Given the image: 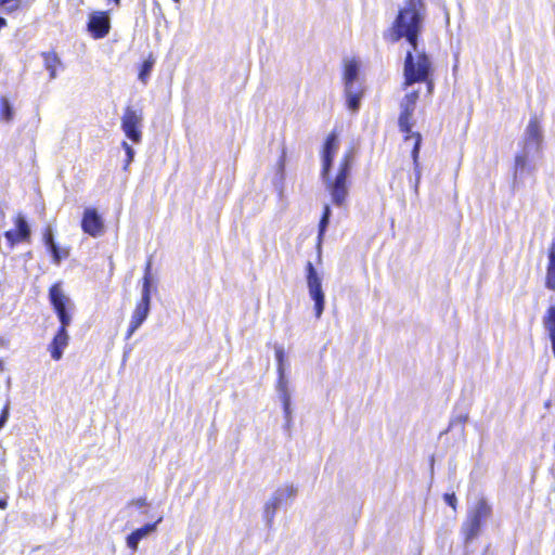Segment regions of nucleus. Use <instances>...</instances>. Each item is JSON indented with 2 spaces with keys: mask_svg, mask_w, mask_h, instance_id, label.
<instances>
[{
  "mask_svg": "<svg viewBox=\"0 0 555 555\" xmlns=\"http://www.w3.org/2000/svg\"><path fill=\"white\" fill-rule=\"evenodd\" d=\"M338 147V137L335 132H331L323 145L321 178L331 195L332 203L336 207H344L349 195L348 179L351 173L354 155L353 150H349L339 164L337 175L335 178H332L331 170Z\"/></svg>",
  "mask_w": 555,
  "mask_h": 555,
  "instance_id": "f257e3e1",
  "label": "nucleus"
},
{
  "mask_svg": "<svg viewBox=\"0 0 555 555\" xmlns=\"http://www.w3.org/2000/svg\"><path fill=\"white\" fill-rule=\"evenodd\" d=\"M543 132L537 117H532L526 127L521 149L515 155L513 167L514 192L526 186L527 182L535 183L538 162L542 157Z\"/></svg>",
  "mask_w": 555,
  "mask_h": 555,
  "instance_id": "f03ea898",
  "label": "nucleus"
},
{
  "mask_svg": "<svg viewBox=\"0 0 555 555\" xmlns=\"http://www.w3.org/2000/svg\"><path fill=\"white\" fill-rule=\"evenodd\" d=\"M426 16L427 9L424 0H406L399 9L389 29L390 41L398 42L405 39L413 53L417 55L422 53L418 49V39L423 33Z\"/></svg>",
  "mask_w": 555,
  "mask_h": 555,
  "instance_id": "7ed1b4c3",
  "label": "nucleus"
},
{
  "mask_svg": "<svg viewBox=\"0 0 555 555\" xmlns=\"http://www.w3.org/2000/svg\"><path fill=\"white\" fill-rule=\"evenodd\" d=\"M49 300L60 321V328L49 346L51 358L59 361L63 357V351L68 345L69 336L67 327L72 323L70 311L74 309V302L63 292L61 283L53 284L49 289Z\"/></svg>",
  "mask_w": 555,
  "mask_h": 555,
  "instance_id": "20e7f679",
  "label": "nucleus"
},
{
  "mask_svg": "<svg viewBox=\"0 0 555 555\" xmlns=\"http://www.w3.org/2000/svg\"><path fill=\"white\" fill-rule=\"evenodd\" d=\"M431 74V63L428 55L422 51L415 60L412 51H408L404 60V86H411L414 82H426L428 92L431 93L434 83L429 80Z\"/></svg>",
  "mask_w": 555,
  "mask_h": 555,
  "instance_id": "39448f33",
  "label": "nucleus"
},
{
  "mask_svg": "<svg viewBox=\"0 0 555 555\" xmlns=\"http://www.w3.org/2000/svg\"><path fill=\"white\" fill-rule=\"evenodd\" d=\"M491 515L492 506L485 498H480L468 508L466 519L461 527L465 545L469 544L479 535L483 524L491 517Z\"/></svg>",
  "mask_w": 555,
  "mask_h": 555,
  "instance_id": "423d86ee",
  "label": "nucleus"
},
{
  "mask_svg": "<svg viewBox=\"0 0 555 555\" xmlns=\"http://www.w3.org/2000/svg\"><path fill=\"white\" fill-rule=\"evenodd\" d=\"M418 100V91H412L404 95L400 102V114L398 118V127L404 133V141L414 140L416 132L412 131L414 126V111Z\"/></svg>",
  "mask_w": 555,
  "mask_h": 555,
  "instance_id": "0eeeda50",
  "label": "nucleus"
},
{
  "mask_svg": "<svg viewBox=\"0 0 555 555\" xmlns=\"http://www.w3.org/2000/svg\"><path fill=\"white\" fill-rule=\"evenodd\" d=\"M306 273L309 296L314 302L315 317L317 319H320L325 308V295L322 288V279L311 261H308L306 264Z\"/></svg>",
  "mask_w": 555,
  "mask_h": 555,
  "instance_id": "6e6552de",
  "label": "nucleus"
},
{
  "mask_svg": "<svg viewBox=\"0 0 555 555\" xmlns=\"http://www.w3.org/2000/svg\"><path fill=\"white\" fill-rule=\"evenodd\" d=\"M143 113L127 106L121 117V129L125 135L134 144L142 141Z\"/></svg>",
  "mask_w": 555,
  "mask_h": 555,
  "instance_id": "1a4fd4ad",
  "label": "nucleus"
},
{
  "mask_svg": "<svg viewBox=\"0 0 555 555\" xmlns=\"http://www.w3.org/2000/svg\"><path fill=\"white\" fill-rule=\"evenodd\" d=\"M87 29L94 39L104 38L111 29V18L108 12H92L89 15Z\"/></svg>",
  "mask_w": 555,
  "mask_h": 555,
  "instance_id": "9d476101",
  "label": "nucleus"
},
{
  "mask_svg": "<svg viewBox=\"0 0 555 555\" xmlns=\"http://www.w3.org/2000/svg\"><path fill=\"white\" fill-rule=\"evenodd\" d=\"M15 229L4 232V237L10 244V247H14L20 242H25L30 238L31 230L30 227L22 214H18L15 218Z\"/></svg>",
  "mask_w": 555,
  "mask_h": 555,
  "instance_id": "9b49d317",
  "label": "nucleus"
},
{
  "mask_svg": "<svg viewBox=\"0 0 555 555\" xmlns=\"http://www.w3.org/2000/svg\"><path fill=\"white\" fill-rule=\"evenodd\" d=\"M82 231L92 237H99L104 231L102 217L94 208H86L81 220Z\"/></svg>",
  "mask_w": 555,
  "mask_h": 555,
  "instance_id": "f8f14e48",
  "label": "nucleus"
},
{
  "mask_svg": "<svg viewBox=\"0 0 555 555\" xmlns=\"http://www.w3.org/2000/svg\"><path fill=\"white\" fill-rule=\"evenodd\" d=\"M163 521V517H158L153 524H145L144 526L133 530L126 538L127 547L135 552L138 550L140 541L147 538L157 530L158 525Z\"/></svg>",
  "mask_w": 555,
  "mask_h": 555,
  "instance_id": "ddd939ff",
  "label": "nucleus"
},
{
  "mask_svg": "<svg viewBox=\"0 0 555 555\" xmlns=\"http://www.w3.org/2000/svg\"><path fill=\"white\" fill-rule=\"evenodd\" d=\"M151 311V302L140 300L131 315L129 328L126 335V338L129 339L135 331L143 324V322L147 319Z\"/></svg>",
  "mask_w": 555,
  "mask_h": 555,
  "instance_id": "4468645a",
  "label": "nucleus"
},
{
  "mask_svg": "<svg viewBox=\"0 0 555 555\" xmlns=\"http://www.w3.org/2000/svg\"><path fill=\"white\" fill-rule=\"evenodd\" d=\"M278 392H279V398L282 402V406H283V412H284V418H285V423H284V430L287 435V437L291 439L292 438V426H293V416H292V398H291V393L288 391V388H285V389H278Z\"/></svg>",
  "mask_w": 555,
  "mask_h": 555,
  "instance_id": "2eb2a0df",
  "label": "nucleus"
},
{
  "mask_svg": "<svg viewBox=\"0 0 555 555\" xmlns=\"http://www.w3.org/2000/svg\"><path fill=\"white\" fill-rule=\"evenodd\" d=\"M422 140H423V138H422L421 133L414 134V144H413L412 152H411V157H412L413 165H414V175H415V182H414L413 188H414V192L416 194L418 193V186H420L421 176H422V169H421V165L418 162L420 151H421V146H422Z\"/></svg>",
  "mask_w": 555,
  "mask_h": 555,
  "instance_id": "dca6fc26",
  "label": "nucleus"
},
{
  "mask_svg": "<svg viewBox=\"0 0 555 555\" xmlns=\"http://www.w3.org/2000/svg\"><path fill=\"white\" fill-rule=\"evenodd\" d=\"M274 349H275V359L278 362V374H279L276 390L285 389V388H287L288 380L285 375L286 359H285L284 348L282 346H275Z\"/></svg>",
  "mask_w": 555,
  "mask_h": 555,
  "instance_id": "f3484780",
  "label": "nucleus"
},
{
  "mask_svg": "<svg viewBox=\"0 0 555 555\" xmlns=\"http://www.w3.org/2000/svg\"><path fill=\"white\" fill-rule=\"evenodd\" d=\"M282 506L281 502L275 500L274 496H270V499L264 503L263 506V519L268 528H271L273 525V520L276 514V511Z\"/></svg>",
  "mask_w": 555,
  "mask_h": 555,
  "instance_id": "a211bd4d",
  "label": "nucleus"
},
{
  "mask_svg": "<svg viewBox=\"0 0 555 555\" xmlns=\"http://www.w3.org/2000/svg\"><path fill=\"white\" fill-rule=\"evenodd\" d=\"M152 262L151 260L147 261L145 270H144V276H143V285H142V292H141V299L144 301L151 302V293L153 288V278H152Z\"/></svg>",
  "mask_w": 555,
  "mask_h": 555,
  "instance_id": "6ab92c4d",
  "label": "nucleus"
},
{
  "mask_svg": "<svg viewBox=\"0 0 555 555\" xmlns=\"http://www.w3.org/2000/svg\"><path fill=\"white\" fill-rule=\"evenodd\" d=\"M298 488L293 485H285L283 487H279L273 493L272 496L275 498V500L280 501L283 505L284 502L287 500H294L297 495Z\"/></svg>",
  "mask_w": 555,
  "mask_h": 555,
  "instance_id": "aec40b11",
  "label": "nucleus"
},
{
  "mask_svg": "<svg viewBox=\"0 0 555 555\" xmlns=\"http://www.w3.org/2000/svg\"><path fill=\"white\" fill-rule=\"evenodd\" d=\"M41 56L43 59L44 67L49 72L50 79L56 78V67L61 65V60L57 54L53 51L42 52Z\"/></svg>",
  "mask_w": 555,
  "mask_h": 555,
  "instance_id": "412c9836",
  "label": "nucleus"
},
{
  "mask_svg": "<svg viewBox=\"0 0 555 555\" xmlns=\"http://www.w3.org/2000/svg\"><path fill=\"white\" fill-rule=\"evenodd\" d=\"M155 62H156L155 57L152 54H150L149 57L146 60H144L143 63L141 64L138 79L142 83L145 85L147 82L150 75L152 73V69L155 65Z\"/></svg>",
  "mask_w": 555,
  "mask_h": 555,
  "instance_id": "4be33fe9",
  "label": "nucleus"
},
{
  "mask_svg": "<svg viewBox=\"0 0 555 555\" xmlns=\"http://www.w3.org/2000/svg\"><path fill=\"white\" fill-rule=\"evenodd\" d=\"M359 77V65L354 61H349L345 65L344 69V82L346 83H352L358 82Z\"/></svg>",
  "mask_w": 555,
  "mask_h": 555,
  "instance_id": "5701e85b",
  "label": "nucleus"
},
{
  "mask_svg": "<svg viewBox=\"0 0 555 555\" xmlns=\"http://www.w3.org/2000/svg\"><path fill=\"white\" fill-rule=\"evenodd\" d=\"M331 216H332V209H331L330 205L325 204L323 207L322 217L319 222V232H318L319 243L322 241V237L327 230V227H328L330 220H331Z\"/></svg>",
  "mask_w": 555,
  "mask_h": 555,
  "instance_id": "b1692460",
  "label": "nucleus"
},
{
  "mask_svg": "<svg viewBox=\"0 0 555 555\" xmlns=\"http://www.w3.org/2000/svg\"><path fill=\"white\" fill-rule=\"evenodd\" d=\"M543 327L547 332L548 337L555 336V306H550L543 317Z\"/></svg>",
  "mask_w": 555,
  "mask_h": 555,
  "instance_id": "393cba45",
  "label": "nucleus"
},
{
  "mask_svg": "<svg viewBox=\"0 0 555 555\" xmlns=\"http://www.w3.org/2000/svg\"><path fill=\"white\" fill-rule=\"evenodd\" d=\"M13 117L14 111L9 100L5 98H0V120L9 122L13 119Z\"/></svg>",
  "mask_w": 555,
  "mask_h": 555,
  "instance_id": "a878e982",
  "label": "nucleus"
},
{
  "mask_svg": "<svg viewBox=\"0 0 555 555\" xmlns=\"http://www.w3.org/2000/svg\"><path fill=\"white\" fill-rule=\"evenodd\" d=\"M285 165H286V150L285 147L282 149V153H281V156L278 160V170H276V175H275V178H274V183H276V181H283L284 180V177H285Z\"/></svg>",
  "mask_w": 555,
  "mask_h": 555,
  "instance_id": "bb28decb",
  "label": "nucleus"
},
{
  "mask_svg": "<svg viewBox=\"0 0 555 555\" xmlns=\"http://www.w3.org/2000/svg\"><path fill=\"white\" fill-rule=\"evenodd\" d=\"M468 420V413L466 411L460 412L452 416L448 430H451L455 428L456 426H460L463 429L464 424Z\"/></svg>",
  "mask_w": 555,
  "mask_h": 555,
  "instance_id": "cd10ccee",
  "label": "nucleus"
},
{
  "mask_svg": "<svg viewBox=\"0 0 555 555\" xmlns=\"http://www.w3.org/2000/svg\"><path fill=\"white\" fill-rule=\"evenodd\" d=\"M545 286L555 291V262H548L547 264Z\"/></svg>",
  "mask_w": 555,
  "mask_h": 555,
  "instance_id": "c85d7f7f",
  "label": "nucleus"
},
{
  "mask_svg": "<svg viewBox=\"0 0 555 555\" xmlns=\"http://www.w3.org/2000/svg\"><path fill=\"white\" fill-rule=\"evenodd\" d=\"M21 5V0H1L0 8L4 13H12L16 11Z\"/></svg>",
  "mask_w": 555,
  "mask_h": 555,
  "instance_id": "c756f323",
  "label": "nucleus"
},
{
  "mask_svg": "<svg viewBox=\"0 0 555 555\" xmlns=\"http://www.w3.org/2000/svg\"><path fill=\"white\" fill-rule=\"evenodd\" d=\"M362 94L346 95L347 107L351 112H358L361 104Z\"/></svg>",
  "mask_w": 555,
  "mask_h": 555,
  "instance_id": "7c9ffc66",
  "label": "nucleus"
},
{
  "mask_svg": "<svg viewBox=\"0 0 555 555\" xmlns=\"http://www.w3.org/2000/svg\"><path fill=\"white\" fill-rule=\"evenodd\" d=\"M121 146L122 149L125 150L126 152V156H127V159H126V165H125V169L130 165V163L133 160L134 158V155H135V151L134 149L126 141H124L121 143Z\"/></svg>",
  "mask_w": 555,
  "mask_h": 555,
  "instance_id": "2f4dec72",
  "label": "nucleus"
},
{
  "mask_svg": "<svg viewBox=\"0 0 555 555\" xmlns=\"http://www.w3.org/2000/svg\"><path fill=\"white\" fill-rule=\"evenodd\" d=\"M362 94L361 86L358 82L345 85V95Z\"/></svg>",
  "mask_w": 555,
  "mask_h": 555,
  "instance_id": "473e14b6",
  "label": "nucleus"
},
{
  "mask_svg": "<svg viewBox=\"0 0 555 555\" xmlns=\"http://www.w3.org/2000/svg\"><path fill=\"white\" fill-rule=\"evenodd\" d=\"M48 250L51 254L53 261L55 263H60L62 258L66 256V254L62 255L61 248L57 246V244L50 246Z\"/></svg>",
  "mask_w": 555,
  "mask_h": 555,
  "instance_id": "72a5a7b5",
  "label": "nucleus"
},
{
  "mask_svg": "<svg viewBox=\"0 0 555 555\" xmlns=\"http://www.w3.org/2000/svg\"><path fill=\"white\" fill-rule=\"evenodd\" d=\"M10 415V401L8 400L0 414V429L4 427Z\"/></svg>",
  "mask_w": 555,
  "mask_h": 555,
  "instance_id": "f704fd0d",
  "label": "nucleus"
},
{
  "mask_svg": "<svg viewBox=\"0 0 555 555\" xmlns=\"http://www.w3.org/2000/svg\"><path fill=\"white\" fill-rule=\"evenodd\" d=\"M43 242H44V245L47 248H49L50 246L52 245H55V241H54V235H53V232L50 228H48L46 230V232L43 233Z\"/></svg>",
  "mask_w": 555,
  "mask_h": 555,
  "instance_id": "c9c22d12",
  "label": "nucleus"
},
{
  "mask_svg": "<svg viewBox=\"0 0 555 555\" xmlns=\"http://www.w3.org/2000/svg\"><path fill=\"white\" fill-rule=\"evenodd\" d=\"M443 499H444V502H446L449 506H451L452 508H454V509H455V506H456V502H457V500H456V496H455V494H454V493H446V494L443 495Z\"/></svg>",
  "mask_w": 555,
  "mask_h": 555,
  "instance_id": "e433bc0d",
  "label": "nucleus"
},
{
  "mask_svg": "<svg viewBox=\"0 0 555 555\" xmlns=\"http://www.w3.org/2000/svg\"><path fill=\"white\" fill-rule=\"evenodd\" d=\"M129 506H135L137 508H143V507L147 506V502H146L145 499L140 498V499H137V500H132L129 503Z\"/></svg>",
  "mask_w": 555,
  "mask_h": 555,
  "instance_id": "4c0bfd02",
  "label": "nucleus"
},
{
  "mask_svg": "<svg viewBox=\"0 0 555 555\" xmlns=\"http://www.w3.org/2000/svg\"><path fill=\"white\" fill-rule=\"evenodd\" d=\"M548 262H555V237L552 241L551 247L547 254Z\"/></svg>",
  "mask_w": 555,
  "mask_h": 555,
  "instance_id": "58836bf2",
  "label": "nucleus"
},
{
  "mask_svg": "<svg viewBox=\"0 0 555 555\" xmlns=\"http://www.w3.org/2000/svg\"><path fill=\"white\" fill-rule=\"evenodd\" d=\"M8 506L7 498H0V509H5Z\"/></svg>",
  "mask_w": 555,
  "mask_h": 555,
  "instance_id": "ea45409f",
  "label": "nucleus"
},
{
  "mask_svg": "<svg viewBox=\"0 0 555 555\" xmlns=\"http://www.w3.org/2000/svg\"><path fill=\"white\" fill-rule=\"evenodd\" d=\"M550 340H551V345H552V352L555 357V336H551Z\"/></svg>",
  "mask_w": 555,
  "mask_h": 555,
  "instance_id": "a19ab883",
  "label": "nucleus"
},
{
  "mask_svg": "<svg viewBox=\"0 0 555 555\" xmlns=\"http://www.w3.org/2000/svg\"><path fill=\"white\" fill-rule=\"evenodd\" d=\"M7 25V21L0 16V29Z\"/></svg>",
  "mask_w": 555,
  "mask_h": 555,
  "instance_id": "79ce46f5",
  "label": "nucleus"
},
{
  "mask_svg": "<svg viewBox=\"0 0 555 555\" xmlns=\"http://www.w3.org/2000/svg\"><path fill=\"white\" fill-rule=\"evenodd\" d=\"M155 8H156L159 12L162 11L160 4H159L157 1H155Z\"/></svg>",
  "mask_w": 555,
  "mask_h": 555,
  "instance_id": "37998d69",
  "label": "nucleus"
},
{
  "mask_svg": "<svg viewBox=\"0 0 555 555\" xmlns=\"http://www.w3.org/2000/svg\"><path fill=\"white\" fill-rule=\"evenodd\" d=\"M430 467H431V470L434 469V457L430 459Z\"/></svg>",
  "mask_w": 555,
  "mask_h": 555,
  "instance_id": "c03bdc74",
  "label": "nucleus"
},
{
  "mask_svg": "<svg viewBox=\"0 0 555 555\" xmlns=\"http://www.w3.org/2000/svg\"><path fill=\"white\" fill-rule=\"evenodd\" d=\"M4 218V212L0 209V219Z\"/></svg>",
  "mask_w": 555,
  "mask_h": 555,
  "instance_id": "a18cd8bd",
  "label": "nucleus"
},
{
  "mask_svg": "<svg viewBox=\"0 0 555 555\" xmlns=\"http://www.w3.org/2000/svg\"><path fill=\"white\" fill-rule=\"evenodd\" d=\"M115 4H119L120 0H112Z\"/></svg>",
  "mask_w": 555,
  "mask_h": 555,
  "instance_id": "49530a36",
  "label": "nucleus"
},
{
  "mask_svg": "<svg viewBox=\"0 0 555 555\" xmlns=\"http://www.w3.org/2000/svg\"><path fill=\"white\" fill-rule=\"evenodd\" d=\"M552 473L555 474V466L552 467Z\"/></svg>",
  "mask_w": 555,
  "mask_h": 555,
  "instance_id": "de8ad7c7",
  "label": "nucleus"
},
{
  "mask_svg": "<svg viewBox=\"0 0 555 555\" xmlns=\"http://www.w3.org/2000/svg\"><path fill=\"white\" fill-rule=\"evenodd\" d=\"M0 370H2V362L0 361Z\"/></svg>",
  "mask_w": 555,
  "mask_h": 555,
  "instance_id": "09e8293b",
  "label": "nucleus"
},
{
  "mask_svg": "<svg viewBox=\"0 0 555 555\" xmlns=\"http://www.w3.org/2000/svg\"><path fill=\"white\" fill-rule=\"evenodd\" d=\"M175 2H179L180 0H173Z\"/></svg>",
  "mask_w": 555,
  "mask_h": 555,
  "instance_id": "8fccbe9b",
  "label": "nucleus"
}]
</instances>
